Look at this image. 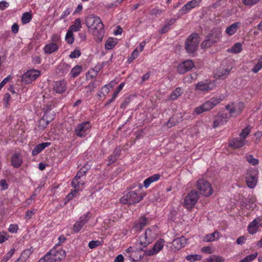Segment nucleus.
<instances>
[{
	"label": "nucleus",
	"instance_id": "nucleus-1",
	"mask_svg": "<svg viewBox=\"0 0 262 262\" xmlns=\"http://www.w3.org/2000/svg\"><path fill=\"white\" fill-rule=\"evenodd\" d=\"M86 25L89 31L94 36V39L98 41H102L104 34V25L97 16L90 15L85 18Z\"/></svg>",
	"mask_w": 262,
	"mask_h": 262
},
{
	"label": "nucleus",
	"instance_id": "nucleus-2",
	"mask_svg": "<svg viewBox=\"0 0 262 262\" xmlns=\"http://www.w3.org/2000/svg\"><path fill=\"white\" fill-rule=\"evenodd\" d=\"M144 196L139 190H130L120 199V202L123 204L134 205L143 200Z\"/></svg>",
	"mask_w": 262,
	"mask_h": 262
},
{
	"label": "nucleus",
	"instance_id": "nucleus-3",
	"mask_svg": "<svg viewBox=\"0 0 262 262\" xmlns=\"http://www.w3.org/2000/svg\"><path fill=\"white\" fill-rule=\"evenodd\" d=\"M223 98L224 97L222 96L219 97H213L200 106L195 108L194 112L195 114L199 115L204 112L209 111L220 103L223 100Z\"/></svg>",
	"mask_w": 262,
	"mask_h": 262
},
{
	"label": "nucleus",
	"instance_id": "nucleus-4",
	"mask_svg": "<svg viewBox=\"0 0 262 262\" xmlns=\"http://www.w3.org/2000/svg\"><path fill=\"white\" fill-rule=\"evenodd\" d=\"M200 43L199 35L192 33L187 38L185 41V49L187 53H194L198 49Z\"/></svg>",
	"mask_w": 262,
	"mask_h": 262
},
{
	"label": "nucleus",
	"instance_id": "nucleus-5",
	"mask_svg": "<svg viewBox=\"0 0 262 262\" xmlns=\"http://www.w3.org/2000/svg\"><path fill=\"white\" fill-rule=\"evenodd\" d=\"M196 187L201 194L205 196H209L213 192L211 184L205 179L199 180L196 183Z\"/></svg>",
	"mask_w": 262,
	"mask_h": 262
},
{
	"label": "nucleus",
	"instance_id": "nucleus-6",
	"mask_svg": "<svg viewBox=\"0 0 262 262\" xmlns=\"http://www.w3.org/2000/svg\"><path fill=\"white\" fill-rule=\"evenodd\" d=\"M199 199V194L196 190H191L185 198L184 206L187 209L192 208Z\"/></svg>",
	"mask_w": 262,
	"mask_h": 262
},
{
	"label": "nucleus",
	"instance_id": "nucleus-7",
	"mask_svg": "<svg viewBox=\"0 0 262 262\" xmlns=\"http://www.w3.org/2000/svg\"><path fill=\"white\" fill-rule=\"evenodd\" d=\"M91 128V124L89 121L83 122L76 126L75 133L77 136L83 138L89 133Z\"/></svg>",
	"mask_w": 262,
	"mask_h": 262
},
{
	"label": "nucleus",
	"instance_id": "nucleus-8",
	"mask_svg": "<svg viewBox=\"0 0 262 262\" xmlns=\"http://www.w3.org/2000/svg\"><path fill=\"white\" fill-rule=\"evenodd\" d=\"M41 74L40 71L34 69H30L24 73L21 76V81L25 84L31 83L36 80Z\"/></svg>",
	"mask_w": 262,
	"mask_h": 262
},
{
	"label": "nucleus",
	"instance_id": "nucleus-9",
	"mask_svg": "<svg viewBox=\"0 0 262 262\" xmlns=\"http://www.w3.org/2000/svg\"><path fill=\"white\" fill-rule=\"evenodd\" d=\"M165 241L163 238L159 239L154 244L152 248L144 251L146 256H151L158 253L164 247Z\"/></svg>",
	"mask_w": 262,
	"mask_h": 262
},
{
	"label": "nucleus",
	"instance_id": "nucleus-10",
	"mask_svg": "<svg viewBox=\"0 0 262 262\" xmlns=\"http://www.w3.org/2000/svg\"><path fill=\"white\" fill-rule=\"evenodd\" d=\"M257 172L254 170H249L246 176V182L248 187L253 188L257 183Z\"/></svg>",
	"mask_w": 262,
	"mask_h": 262
},
{
	"label": "nucleus",
	"instance_id": "nucleus-11",
	"mask_svg": "<svg viewBox=\"0 0 262 262\" xmlns=\"http://www.w3.org/2000/svg\"><path fill=\"white\" fill-rule=\"evenodd\" d=\"M220 37V33L212 32L206 37L205 40L202 43L201 47L202 48L210 47L219 41Z\"/></svg>",
	"mask_w": 262,
	"mask_h": 262
},
{
	"label": "nucleus",
	"instance_id": "nucleus-12",
	"mask_svg": "<svg viewBox=\"0 0 262 262\" xmlns=\"http://www.w3.org/2000/svg\"><path fill=\"white\" fill-rule=\"evenodd\" d=\"M90 212H88L85 214L80 216L78 221H76L73 225V231L75 233L78 232L84 226V225L90 220Z\"/></svg>",
	"mask_w": 262,
	"mask_h": 262
},
{
	"label": "nucleus",
	"instance_id": "nucleus-13",
	"mask_svg": "<svg viewBox=\"0 0 262 262\" xmlns=\"http://www.w3.org/2000/svg\"><path fill=\"white\" fill-rule=\"evenodd\" d=\"M194 67L193 61L191 59L186 60L179 64L177 71L180 74H183L191 70Z\"/></svg>",
	"mask_w": 262,
	"mask_h": 262
},
{
	"label": "nucleus",
	"instance_id": "nucleus-14",
	"mask_svg": "<svg viewBox=\"0 0 262 262\" xmlns=\"http://www.w3.org/2000/svg\"><path fill=\"white\" fill-rule=\"evenodd\" d=\"M49 254L51 255L54 262H59L66 256V252L62 249L57 250L53 248L49 252Z\"/></svg>",
	"mask_w": 262,
	"mask_h": 262
},
{
	"label": "nucleus",
	"instance_id": "nucleus-15",
	"mask_svg": "<svg viewBox=\"0 0 262 262\" xmlns=\"http://www.w3.org/2000/svg\"><path fill=\"white\" fill-rule=\"evenodd\" d=\"M214 86V84L210 81H201L196 84L195 89L202 92H208L212 90Z\"/></svg>",
	"mask_w": 262,
	"mask_h": 262
},
{
	"label": "nucleus",
	"instance_id": "nucleus-16",
	"mask_svg": "<svg viewBox=\"0 0 262 262\" xmlns=\"http://www.w3.org/2000/svg\"><path fill=\"white\" fill-rule=\"evenodd\" d=\"M229 117L228 114L224 113H219L215 117L213 123V127L216 128L219 126L224 125L227 123Z\"/></svg>",
	"mask_w": 262,
	"mask_h": 262
},
{
	"label": "nucleus",
	"instance_id": "nucleus-17",
	"mask_svg": "<svg viewBox=\"0 0 262 262\" xmlns=\"http://www.w3.org/2000/svg\"><path fill=\"white\" fill-rule=\"evenodd\" d=\"M201 1L202 0H192L188 2L179 10L180 13L182 15L186 14L192 8L199 6Z\"/></svg>",
	"mask_w": 262,
	"mask_h": 262
},
{
	"label": "nucleus",
	"instance_id": "nucleus-18",
	"mask_svg": "<svg viewBox=\"0 0 262 262\" xmlns=\"http://www.w3.org/2000/svg\"><path fill=\"white\" fill-rule=\"evenodd\" d=\"M67 88V83L64 80L54 81L53 85V90L58 94L63 93Z\"/></svg>",
	"mask_w": 262,
	"mask_h": 262
},
{
	"label": "nucleus",
	"instance_id": "nucleus-19",
	"mask_svg": "<svg viewBox=\"0 0 262 262\" xmlns=\"http://www.w3.org/2000/svg\"><path fill=\"white\" fill-rule=\"evenodd\" d=\"M187 243V239L184 237L175 238L172 243V245L174 250L179 251L184 247Z\"/></svg>",
	"mask_w": 262,
	"mask_h": 262
},
{
	"label": "nucleus",
	"instance_id": "nucleus-20",
	"mask_svg": "<svg viewBox=\"0 0 262 262\" xmlns=\"http://www.w3.org/2000/svg\"><path fill=\"white\" fill-rule=\"evenodd\" d=\"M53 119V117H49V112H46L42 117L39 120L38 127L40 129H44Z\"/></svg>",
	"mask_w": 262,
	"mask_h": 262
},
{
	"label": "nucleus",
	"instance_id": "nucleus-21",
	"mask_svg": "<svg viewBox=\"0 0 262 262\" xmlns=\"http://www.w3.org/2000/svg\"><path fill=\"white\" fill-rule=\"evenodd\" d=\"M23 163L22 156L20 154L15 153L11 157V165L14 168H19Z\"/></svg>",
	"mask_w": 262,
	"mask_h": 262
},
{
	"label": "nucleus",
	"instance_id": "nucleus-22",
	"mask_svg": "<svg viewBox=\"0 0 262 262\" xmlns=\"http://www.w3.org/2000/svg\"><path fill=\"white\" fill-rule=\"evenodd\" d=\"M246 141L240 138L232 139L229 142V145L234 148H238L243 146L246 144Z\"/></svg>",
	"mask_w": 262,
	"mask_h": 262
},
{
	"label": "nucleus",
	"instance_id": "nucleus-23",
	"mask_svg": "<svg viewBox=\"0 0 262 262\" xmlns=\"http://www.w3.org/2000/svg\"><path fill=\"white\" fill-rule=\"evenodd\" d=\"M148 224V219L144 216H141L138 220V222L136 223L135 227L140 231Z\"/></svg>",
	"mask_w": 262,
	"mask_h": 262
},
{
	"label": "nucleus",
	"instance_id": "nucleus-24",
	"mask_svg": "<svg viewBox=\"0 0 262 262\" xmlns=\"http://www.w3.org/2000/svg\"><path fill=\"white\" fill-rule=\"evenodd\" d=\"M84 185V181L82 180L73 179L71 185L77 191H81Z\"/></svg>",
	"mask_w": 262,
	"mask_h": 262
},
{
	"label": "nucleus",
	"instance_id": "nucleus-25",
	"mask_svg": "<svg viewBox=\"0 0 262 262\" xmlns=\"http://www.w3.org/2000/svg\"><path fill=\"white\" fill-rule=\"evenodd\" d=\"M160 177L161 176L160 174H155L148 177L144 181V186L146 188H147L151 183L158 181Z\"/></svg>",
	"mask_w": 262,
	"mask_h": 262
},
{
	"label": "nucleus",
	"instance_id": "nucleus-26",
	"mask_svg": "<svg viewBox=\"0 0 262 262\" xmlns=\"http://www.w3.org/2000/svg\"><path fill=\"white\" fill-rule=\"evenodd\" d=\"M51 144L50 142H43L37 145L32 150V154L33 156H36L46 147L49 146Z\"/></svg>",
	"mask_w": 262,
	"mask_h": 262
},
{
	"label": "nucleus",
	"instance_id": "nucleus-27",
	"mask_svg": "<svg viewBox=\"0 0 262 262\" xmlns=\"http://www.w3.org/2000/svg\"><path fill=\"white\" fill-rule=\"evenodd\" d=\"M58 49V46L56 43H50L46 45L43 48L46 54H50L56 52Z\"/></svg>",
	"mask_w": 262,
	"mask_h": 262
},
{
	"label": "nucleus",
	"instance_id": "nucleus-28",
	"mask_svg": "<svg viewBox=\"0 0 262 262\" xmlns=\"http://www.w3.org/2000/svg\"><path fill=\"white\" fill-rule=\"evenodd\" d=\"M140 251H144L142 248H141L140 250H134L129 254L128 257L131 261H138L142 258L140 252Z\"/></svg>",
	"mask_w": 262,
	"mask_h": 262
},
{
	"label": "nucleus",
	"instance_id": "nucleus-29",
	"mask_svg": "<svg viewBox=\"0 0 262 262\" xmlns=\"http://www.w3.org/2000/svg\"><path fill=\"white\" fill-rule=\"evenodd\" d=\"M239 25V22H236L232 24L226 28L225 31L226 33L229 35H233L237 32Z\"/></svg>",
	"mask_w": 262,
	"mask_h": 262
},
{
	"label": "nucleus",
	"instance_id": "nucleus-30",
	"mask_svg": "<svg viewBox=\"0 0 262 262\" xmlns=\"http://www.w3.org/2000/svg\"><path fill=\"white\" fill-rule=\"evenodd\" d=\"M259 221V219H254L249 225H248V231L250 234H254L257 230L258 226L257 224Z\"/></svg>",
	"mask_w": 262,
	"mask_h": 262
},
{
	"label": "nucleus",
	"instance_id": "nucleus-31",
	"mask_svg": "<svg viewBox=\"0 0 262 262\" xmlns=\"http://www.w3.org/2000/svg\"><path fill=\"white\" fill-rule=\"evenodd\" d=\"M183 93V91L180 87L177 88L172 92L170 94L169 100H174L177 99L179 96H180Z\"/></svg>",
	"mask_w": 262,
	"mask_h": 262
},
{
	"label": "nucleus",
	"instance_id": "nucleus-32",
	"mask_svg": "<svg viewBox=\"0 0 262 262\" xmlns=\"http://www.w3.org/2000/svg\"><path fill=\"white\" fill-rule=\"evenodd\" d=\"M230 72V69L220 67L217 70L215 75L216 76L223 79L229 74Z\"/></svg>",
	"mask_w": 262,
	"mask_h": 262
},
{
	"label": "nucleus",
	"instance_id": "nucleus-33",
	"mask_svg": "<svg viewBox=\"0 0 262 262\" xmlns=\"http://www.w3.org/2000/svg\"><path fill=\"white\" fill-rule=\"evenodd\" d=\"M153 241H149L148 236L147 235L146 232L140 236V245L143 248L146 247L149 244L151 243Z\"/></svg>",
	"mask_w": 262,
	"mask_h": 262
},
{
	"label": "nucleus",
	"instance_id": "nucleus-34",
	"mask_svg": "<svg viewBox=\"0 0 262 262\" xmlns=\"http://www.w3.org/2000/svg\"><path fill=\"white\" fill-rule=\"evenodd\" d=\"M81 28V21L80 18H77L75 20L74 24L71 26L69 30L72 32H76L80 30Z\"/></svg>",
	"mask_w": 262,
	"mask_h": 262
},
{
	"label": "nucleus",
	"instance_id": "nucleus-35",
	"mask_svg": "<svg viewBox=\"0 0 262 262\" xmlns=\"http://www.w3.org/2000/svg\"><path fill=\"white\" fill-rule=\"evenodd\" d=\"M82 70L81 67L80 66H76L70 71V74L73 78L78 76L81 73Z\"/></svg>",
	"mask_w": 262,
	"mask_h": 262
},
{
	"label": "nucleus",
	"instance_id": "nucleus-36",
	"mask_svg": "<svg viewBox=\"0 0 262 262\" xmlns=\"http://www.w3.org/2000/svg\"><path fill=\"white\" fill-rule=\"evenodd\" d=\"M179 123L176 116H172L166 123L165 125L169 128L172 127Z\"/></svg>",
	"mask_w": 262,
	"mask_h": 262
},
{
	"label": "nucleus",
	"instance_id": "nucleus-37",
	"mask_svg": "<svg viewBox=\"0 0 262 262\" xmlns=\"http://www.w3.org/2000/svg\"><path fill=\"white\" fill-rule=\"evenodd\" d=\"M117 41L113 38H109L105 43V49L107 50L112 49L116 45Z\"/></svg>",
	"mask_w": 262,
	"mask_h": 262
},
{
	"label": "nucleus",
	"instance_id": "nucleus-38",
	"mask_svg": "<svg viewBox=\"0 0 262 262\" xmlns=\"http://www.w3.org/2000/svg\"><path fill=\"white\" fill-rule=\"evenodd\" d=\"M242 50V46L240 42L235 43L233 46L228 51L233 53H240Z\"/></svg>",
	"mask_w": 262,
	"mask_h": 262
},
{
	"label": "nucleus",
	"instance_id": "nucleus-39",
	"mask_svg": "<svg viewBox=\"0 0 262 262\" xmlns=\"http://www.w3.org/2000/svg\"><path fill=\"white\" fill-rule=\"evenodd\" d=\"M88 169L85 166H83L78 171L76 176L73 179L78 180H82V178L83 177L86 173Z\"/></svg>",
	"mask_w": 262,
	"mask_h": 262
},
{
	"label": "nucleus",
	"instance_id": "nucleus-40",
	"mask_svg": "<svg viewBox=\"0 0 262 262\" xmlns=\"http://www.w3.org/2000/svg\"><path fill=\"white\" fill-rule=\"evenodd\" d=\"M175 20L172 19H170L165 25L163 26V27L161 29L160 33L164 34L168 32L170 29V27L174 24Z\"/></svg>",
	"mask_w": 262,
	"mask_h": 262
},
{
	"label": "nucleus",
	"instance_id": "nucleus-41",
	"mask_svg": "<svg viewBox=\"0 0 262 262\" xmlns=\"http://www.w3.org/2000/svg\"><path fill=\"white\" fill-rule=\"evenodd\" d=\"M21 19L22 23L24 24L29 23L32 19L31 14L28 12L23 13Z\"/></svg>",
	"mask_w": 262,
	"mask_h": 262
},
{
	"label": "nucleus",
	"instance_id": "nucleus-42",
	"mask_svg": "<svg viewBox=\"0 0 262 262\" xmlns=\"http://www.w3.org/2000/svg\"><path fill=\"white\" fill-rule=\"evenodd\" d=\"M224 258L221 256L213 255L207 259V262H224Z\"/></svg>",
	"mask_w": 262,
	"mask_h": 262
},
{
	"label": "nucleus",
	"instance_id": "nucleus-43",
	"mask_svg": "<svg viewBox=\"0 0 262 262\" xmlns=\"http://www.w3.org/2000/svg\"><path fill=\"white\" fill-rule=\"evenodd\" d=\"M70 69V66L65 62L61 63L58 66V69L62 74L67 73Z\"/></svg>",
	"mask_w": 262,
	"mask_h": 262
},
{
	"label": "nucleus",
	"instance_id": "nucleus-44",
	"mask_svg": "<svg viewBox=\"0 0 262 262\" xmlns=\"http://www.w3.org/2000/svg\"><path fill=\"white\" fill-rule=\"evenodd\" d=\"M65 39L68 43H73L74 40V38L73 36V32L68 29L65 37Z\"/></svg>",
	"mask_w": 262,
	"mask_h": 262
},
{
	"label": "nucleus",
	"instance_id": "nucleus-45",
	"mask_svg": "<svg viewBox=\"0 0 262 262\" xmlns=\"http://www.w3.org/2000/svg\"><path fill=\"white\" fill-rule=\"evenodd\" d=\"M251 132V127L250 126H247L245 128H244L241 134H239V136L242 139H244L246 140V138L248 136V135L250 134Z\"/></svg>",
	"mask_w": 262,
	"mask_h": 262
},
{
	"label": "nucleus",
	"instance_id": "nucleus-46",
	"mask_svg": "<svg viewBox=\"0 0 262 262\" xmlns=\"http://www.w3.org/2000/svg\"><path fill=\"white\" fill-rule=\"evenodd\" d=\"M202 257L201 255L198 254H190L188 255L186 257V259L190 262H194L196 260H199L201 259Z\"/></svg>",
	"mask_w": 262,
	"mask_h": 262
},
{
	"label": "nucleus",
	"instance_id": "nucleus-47",
	"mask_svg": "<svg viewBox=\"0 0 262 262\" xmlns=\"http://www.w3.org/2000/svg\"><path fill=\"white\" fill-rule=\"evenodd\" d=\"M219 233L216 231H214L211 234H207L204 237V241L207 242H210L214 241L216 239V234H218Z\"/></svg>",
	"mask_w": 262,
	"mask_h": 262
},
{
	"label": "nucleus",
	"instance_id": "nucleus-48",
	"mask_svg": "<svg viewBox=\"0 0 262 262\" xmlns=\"http://www.w3.org/2000/svg\"><path fill=\"white\" fill-rule=\"evenodd\" d=\"M257 256V252L250 254L246 256L244 258L241 260V262H251L253 261Z\"/></svg>",
	"mask_w": 262,
	"mask_h": 262
},
{
	"label": "nucleus",
	"instance_id": "nucleus-49",
	"mask_svg": "<svg viewBox=\"0 0 262 262\" xmlns=\"http://www.w3.org/2000/svg\"><path fill=\"white\" fill-rule=\"evenodd\" d=\"M245 158L250 164L253 165H256L258 163V160L251 155L246 156Z\"/></svg>",
	"mask_w": 262,
	"mask_h": 262
},
{
	"label": "nucleus",
	"instance_id": "nucleus-50",
	"mask_svg": "<svg viewBox=\"0 0 262 262\" xmlns=\"http://www.w3.org/2000/svg\"><path fill=\"white\" fill-rule=\"evenodd\" d=\"M148 236L149 241H154L157 237L156 233L152 231L150 228L147 229L145 231Z\"/></svg>",
	"mask_w": 262,
	"mask_h": 262
},
{
	"label": "nucleus",
	"instance_id": "nucleus-51",
	"mask_svg": "<svg viewBox=\"0 0 262 262\" xmlns=\"http://www.w3.org/2000/svg\"><path fill=\"white\" fill-rule=\"evenodd\" d=\"M262 68V57L258 59V62L252 68V71L257 73Z\"/></svg>",
	"mask_w": 262,
	"mask_h": 262
},
{
	"label": "nucleus",
	"instance_id": "nucleus-52",
	"mask_svg": "<svg viewBox=\"0 0 262 262\" xmlns=\"http://www.w3.org/2000/svg\"><path fill=\"white\" fill-rule=\"evenodd\" d=\"M139 54V52L138 51V48H136L134 50L130 56H129L127 59V62L130 63H131L135 59H136Z\"/></svg>",
	"mask_w": 262,
	"mask_h": 262
},
{
	"label": "nucleus",
	"instance_id": "nucleus-53",
	"mask_svg": "<svg viewBox=\"0 0 262 262\" xmlns=\"http://www.w3.org/2000/svg\"><path fill=\"white\" fill-rule=\"evenodd\" d=\"M36 211L37 209L35 208L32 210H28L25 213V219L26 220L31 219L36 212Z\"/></svg>",
	"mask_w": 262,
	"mask_h": 262
},
{
	"label": "nucleus",
	"instance_id": "nucleus-54",
	"mask_svg": "<svg viewBox=\"0 0 262 262\" xmlns=\"http://www.w3.org/2000/svg\"><path fill=\"white\" fill-rule=\"evenodd\" d=\"M15 252L14 249H11L8 253H7L2 260V262H6L10 259Z\"/></svg>",
	"mask_w": 262,
	"mask_h": 262
},
{
	"label": "nucleus",
	"instance_id": "nucleus-55",
	"mask_svg": "<svg viewBox=\"0 0 262 262\" xmlns=\"http://www.w3.org/2000/svg\"><path fill=\"white\" fill-rule=\"evenodd\" d=\"M73 11V8L71 7H68L61 14L59 19L61 20L66 18Z\"/></svg>",
	"mask_w": 262,
	"mask_h": 262
},
{
	"label": "nucleus",
	"instance_id": "nucleus-56",
	"mask_svg": "<svg viewBox=\"0 0 262 262\" xmlns=\"http://www.w3.org/2000/svg\"><path fill=\"white\" fill-rule=\"evenodd\" d=\"M38 262H54L51 255L48 252L44 256L41 258Z\"/></svg>",
	"mask_w": 262,
	"mask_h": 262
},
{
	"label": "nucleus",
	"instance_id": "nucleus-57",
	"mask_svg": "<svg viewBox=\"0 0 262 262\" xmlns=\"http://www.w3.org/2000/svg\"><path fill=\"white\" fill-rule=\"evenodd\" d=\"M235 110V117L238 115L243 110L244 108V104L243 103H238L237 104L234 105Z\"/></svg>",
	"mask_w": 262,
	"mask_h": 262
},
{
	"label": "nucleus",
	"instance_id": "nucleus-58",
	"mask_svg": "<svg viewBox=\"0 0 262 262\" xmlns=\"http://www.w3.org/2000/svg\"><path fill=\"white\" fill-rule=\"evenodd\" d=\"M101 245L102 243L99 241H91L89 243L88 246L90 249H94Z\"/></svg>",
	"mask_w": 262,
	"mask_h": 262
},
{
	"label": "nucleus",
	"instance_id": "nucleus-59",
	"mask_svg": "<svg viewBox=\"0 0 262 262\" xmlns=\"http://www.w3.org/2000/svg\"><path fill=\"white\" fill-rule=\"evenodd\" d=\"M163 12H164V10H162L159 9L158 7L155 8L154 9H152L150 11V14L151 15H155L156 16L160 15L161 13H162Z\"/></svg>",
	"mask_w": 262,
	"mask_h": 262
},
{
	"label": "nucleus",
	"instance_id": "nucleus-60",
	"mask_svg": "<svg viewBox=\"0 0 262 262\" xmlns=\"http://www.w3.org/2000/svg\"><path fill=\"white\" fill-rule=\"evenodd\" d=\"M28 251H24L22 252L20 256L15 262H26V258L29 256L27 254Z\"/></svg>",
	"mask_w": 262,
	"mask_h": 262
},
{
	"label": "nucleus",
	"instance_id": "nucleus-61",
	"mask_svg": "<svg viewBox=\"0 0 262 262\" xmlns=\"http://www.w3.org/2000/svg\"><path fill=\"white\" fill-rule=\"evenodd\" d=\"M226 108L229 111L230 116L232 117H235V110L234 105L228 104L226 105Z\"/></svg>",
	"mask_w": 262,
	"mask_h": 262
},
{
	"label": "nucleus",
	"instance_id": "nucleus-62",
	"mask_svg": "<svg viewBox=\"0 0 262 262\" xmlns=\"http://www.w3.org/2000/svg\"><path fill=\"white\" fill-rule=\"evenodd\" d=\"M78 191H76L75 189L71 191V192L69 193L67 196V199L68 201H69L73 199L74 198L76 197L78 194Z\"/></svg>",
	"mask_w": 262,
	"mask_h": 262
},
{
	"label": "nucleus",
	"instance_id": "nucleus-63",
	"mask_svg": "<svg viewBox=\"0 0 262 262\" xmlns=\"http://www.w3.org/2000/svg\"><path fill=\"white\" fill-rule=\"evenodd\" d=\"M198 75L196 73H193L185 78V80L189 83H191L193 80H196Z\"/></svg>",
	"mask_w": 262,
	"mask_h": 262
},
{
	"label": "nucleus",
	"instance_id": "nucleus-64",
	"mask_svg": "<svg viewBox=\"0 0 262 262\" xmlns=\"http://www.w3.org/2000/svg\"><path fill=\"white\" fill-rule=\"evenodd\" d=\"M260 0H242L243 4L246 6H253L257 4Z\"/></svg>",
	"mask_w": 262,
	"mask_h": 262
}]
</instances>
